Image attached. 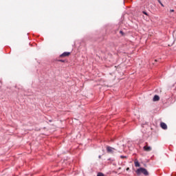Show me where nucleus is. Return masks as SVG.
Listing matches in <instances>:
<instances>
[{
    "label": "nucleus",
    "mask_w": 176,
    "mask_h": 176,
    "mask_svg": "<svg viewBox=\"0 0 176 176\" xmlns=\"http://www.w3.org/2000/svg\"><path fill=\"white\" fill-rule=\"evenodd\" d=\"M136 174H138V175L143 174V175L147 176L149 175V172H148L145 168H139L136 170Z\"/></svg>",
    "instance_id": "obj_1"
},
{
    "label": "nucleus",
    "mask_w": 176,
    "mask_h": 176,
    "mask_svg": "<svg viewBox=\"0 0 176 176\" xmlns=\"http://www.w3.org/2000/svg\"><path fill=\"white\" fill-rule=\"evenodd\" d=\"M128 170H129V168H126V170H127V171H128Z\"/></svg>",
    "instance_id": "obj_15"
},
{
    "label": "nucleus",
    "mask_w": 176,
    "mask_h": 176,
    "mask_svg": "<svg viewBox=\"0 0 176 176\" xmlns=\"http://www.w3.org/2000/svg\"><path fill=\"white\" fill-rule=\"evenodd\" d=\"M144 151H145L146 152H151V151H152V148L149 146H148V144H146V146H144L143 147Z\"/></svg>",
    "instance_id": "obj_2"
},
{
    "label": "nucleus",
    "mask_w": 176,
    "mask_h": 176,
    "mask_svg": "<svg viewBox=\"0 0 176 176\" xmlns=\"http://www.w3.org/2000/svg\"><path fill=\"white\" fill-rule=\"evenodd\" d=\"M135 167H140L141 165L140 164V162H138V160H135L134 162Z\"/></svg>",
    "instance_id": "obj_7"
},
{
    "label": "nucleus",
    "mask_w": 176,
    "mask_h": 176,
    "mask_svg": "<svg viewBox=\"0 0 176 176\" xmlns=\"http://www.w3.org/2000/svg\"><path fill=\"white\" fill-rule=\"evenodd\" d=\"M170 13H173V12H174V10H170Z\"/></svg>",
    "instance_id": "obj_10"
},
{
    "label": "nucleus",
    "mask_w": 176,
    "mask_h": 176,
    "mask_svg": "<svg viewBox=\"0 0 176 176\" xmlns=\"http://www.w3.org/2000/svg\"><path fill=\"white\" fill-rule=\"evenodd\" d=\"M158 2H159V3H162V1H160V0H158Z\"/></svg>",
    "instance_id": "obj_13"
},
{
    "label": "nucleus",
    "mask_w": 176,
    "mask_h": 176,
    "mask_svg": "<svg viewBox=\"0 0 176 176\" xmlns=\"http://www.w3.org/2000/svg\"><path fill=\"white\" fill-rule=\"evenodd\" d=\"M160 126H161L162 129H163L164 130H167V124H166V123H164V122H161Z\"/></svg>",
    "instance_id": "obj_4"
},
{
    "label": "nucleus",
    "mask_w": 176,
    "mask_h": 176,
    "mask_svg": "<svg viewBox=\"0 0 176 176\" xmlns=\"http://www.w3.org/2000/svg\"><path fill=\"white\" fill-rule=\"evenodd\" d=\"M144 14H146V16H148V13H146L145 11H143Z\"/></svg>",
    "instance_id": "obj_9"
},
{
    "label": "nucleus",
    "mask_w": 176,
    "mask_h": 176,
    "mask_svg": "<svg viewBox=\"0 0 176 176\" xmlns=\"http://www.w3.org/2000/svg\"><path fill=\"white\" fill-rule=\"evenodd\" d=\"M97 176H104V174H102V173H98Z\"/></svg>",
    "instance_id": "obj_8"
},
{
    "label": "nucleus",
    "mask_w": 176,
    "mask_h": 176,
    "mask_svg": "<svg viewBox=\"0 0 176 176\" xmlns=\"http://www.w3.org/2000/svg\"><path fill=\"white\" fill-rule=\"evenodd\" d=\"M70 53L69 52H64L60 55V57H68L69 56Z\"/></svg>",
    "instance_id": "obj_5"
},
{
    "label": "nucleus",
    "mask_w": 176,
    "mask_h": 176,
    "mask_svg": "<svg viewBox=\"0 0 176 176\" xmlns=\"http://www.w3.org/2000/svg\"><path fill=\"white\" fill-rule=\"evenodd\" d=\"M107 151L109 153H113V151H115V148H113L111 146H107Z\"/></svg>",
    "instance_id": "obj_3"
},
{
    "label": "nucleus",
    "mask_w": 176,
    "mask_h": 176,
    "mask_svg": "<svg viewBox=\"0 0 176 176\" xmlns=\"http://www.w3.org/2000/svg\"><path fill=\"white\" fill-rule=\"evenodd\" d=\"M121 158H122V159H124V156L122 155V156H121Z\"/></svg>",
    "instance_id": "obj_12"
},
{
    "label": "nucleus",
    "mask_w": 176,
    "mask_h": 176,
    "mask_svg": "<svg viewBox=\"0 0 176 176\" xmlns=\"http://www.w3.org/2000/svg\"><path fill=\"white\" fill-rule=\"evenodd\" d=\"M159 100H160V97H159V96L155 95L153 97V101H159Z\"/></svg>",
    "instance_id": "obj_6"
},
{
    "label": "nucleus",
    "mask_w": 176,
    "mask_h": 176,
    "mask_svg": "<svg viewBox=\"0 0 176 176\" xmlns=\"http://www.w3.org/2000/svg\"><path fill=\"white\" fill-rule=\"evenodd\" d=\"M99 158H101V155L99 156Z\"/></svg>",
    "instance_id": "obj_16"
},
{
    "label": "nucleus",
    "mask_w": 176,
    "mask_h": 176,
    "mask_svg": "<svg viewBox=\"0 0 176 176\" xmlns=\"http://www.w3.org/2000/svg\"><path fill=\"white\" fill-rule=\"evenodd\" d=\"M163 8H164V5H163V3H161L160 4Z\"/></svg>",
    "instance_id": "obj_11"
},
{
    "label": "nucleus",
    "mask_w": 176,
    "mask_h": 176,
    "mask_svg": "<svg viewBox=\"0 0 176 176\" xmlns=\"http://www.w3.org/2000/svg\"><path fill=\"white\" fill-rule=\"evenodd\" d=\"M120 34H123V32H122V31H120Z\"/></svg>",
    "instance_id": "obj_14"
}]
</instances>
